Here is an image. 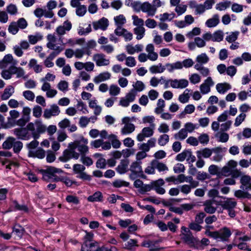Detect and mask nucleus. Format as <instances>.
I'll list each match as a JSON object with an SVG mask.
<instances>
[{
	"mask_svg": "<svg viewBox=\"0 0 251 251\" xmlns=\"http://www.w3.org/2000/svg\"><path fill=\"white\" fill-rule=\"evenodd\" d=\"M204 210L209 214H213L216 211V207L213 206V203L211 201H206L203 203Z\"/></svg>",
	"mask_w": 251,
	"mask_h": 251,
	"instance_id": "obj_37",
	"label": "nucleus"
},
{
	"mask_svg": "<svg viewBox=\"0 0 251 251\" xmlns=\"http://www.w3.org/2000/svg\"><path fill=\"white\" fill-rule=\"evenodd\" d=\"M160 16V20L161 21H170L176 17V14L174 13H171L170 14L168 13H164L163 14H161Z\"/></svg>",
	"mask_w": 251,
	"mask_h": 251,
	"instance_id": "obj_59",
	"label": "nucleus"
},
{
	"mask_svg": "<svg viewBox=\"0 0 251 251\" xmlns=\"http://www.w3.org/2000/svg\"><path fill=\"white\" fill-rule=\"evenodd\" d=\"M94 29L97 30L99 29L105 30L108 26V21L105 18H102L98 22L93 23Z\"/></svg>",
	"mask_w": 251,
	"mask_h": 251,
	"instance_id": "obj_27",
	"label": "nucleus"
},
{
	"mask_svg": "<svg viewBox=\"0 0 251 251\" xmlns=\"http://www.w3.org/2000/svg\"><path fill=\"white\" fill-rule=\"evenodd\" d=\"M72 24L69 21H65L63 25H59L55 29V32L53 34L55 36V34L57 35L59 42V44H65L63 43L62 36L66 34V32L69 31L72 28Z\"/></svg>",
	"mask_w": 251,
	"mask_h": 251,
	"instance_id": "obj_6",
	"label": "nucleus"
},
{
	"mask_svg": "<svg viewBox=\"0 0 251 251\" xmlns=\"http://www.w3.org/2000/svg\"><path fill=\"white\" fill-rule=\"evenodd\" d=\"M142 162L138 161L133 162L129 168V171L131 172L129 177L130 179L134 180L138 177H143L144 173L141 166Z\"/></svg>",
	"mask_w": 251,
	"mask_h": 251,
	"instance_id": "obj_8",
	"label": "nucleus"
},
{
	"mask_svg": "<svg viewBox=\"0 0 251 251\" xmlns=\"http://www.w3.org/2000/svg\"><path fill=\"white\" fill-rule=\"evenodd\" d=\"M28 67L32 68L36 73H39L42 71L41 65L37 64V61L34 58L31 59L28 63Z\"/></svg>",
	"mask_w": 251,
	"mask_h": 251,
	"instance_id": "obj_39",
	"label": "nucleus"
},
{
	"mask_svg": "<svg viewBox=\"0 0 251 251\" xmlns=\"http://www.w3.org/2000/svg\"><path fill=\"white\" fill-rule=\"evenodd\" d=\"M188 5L191 9H195L194 13L195 15H201L206 10L203 4H199L195 0L189 1Z\"/></svg>",
	"mask_w": 251,
	"mask_h": 251,
	"instance_id": "obj_22",
	"label": "nucleus"
},
{
	"mask_svg": "<svg viewBox=\"0 0 251 251\" xmlns=\"http://www.w3.org/2000/svg\"><path fill=\"white\" fill-rule=\"evenodd\" d=\"M122 122L125 124L124 126L121 128V133L123 135H129L132 133L135 129V126L132 123H126L128 122V118L125 117Z\"/></svg>",
	"mask_w": 251,
	"mask_h": 251,
	"instance_id": "obj_17",
	"label": "nucleus"
},
{
	"mask_svg": "<svg viewBox=\"0 0 251 251\" xmlns=\"http://www.w3.org/2000/svg\"><path fill=\"white\" fill-rule=\"evenodd\" d=\"M181 238L183 241L190 247L199 249L201 246L199 240L193 235L191 231L182 233Z\"/></svg>",
	"mask_w": 251,
	"mask_h": 251,
	"instance_id": "obj_7",
	"label": "nucleus"
},
{
	"mask_svg": "<svg viewBox=\"0 0 251 251\" xmlns=\"http://www.w3.org/2000/svg\"><path fill=\"white\" fill-rule=\"evenodd\" d=\"M169 141V136L166 134L161 135L158 139V143L161 146L166 145Z\"/></svg>",
	"mask_w": 251,
	"mask_h": 251,
	"instance_id": "obj_56",
	"label": "nucleus"
},
{
	"mask_svg": "<svg viewBox=\"0 0 251 251\" xmlns=\"http://www.w3.org/2000/svg\"><path fill=\"white\" fill-rule=\"evenodd\" d=\"M146 51L148 52V59L152 61H156L158 57L157 52L154 51V47L153 44H149L146 48Z\"/></svg>",
	"mask_w": 251,
	"mask_h": 251,
	"instance_id": "obj_26",
	"label": "nucleus"
},
{
	"mask_svg": "<svg viewBox=\"0 0 251 251\" xmlns=\"http://www.w3.org/2000/svg\"><path fill=\"white\" fill-rule=\"evenodd\" d=\"M142 11L143 12L146 13L148 16L153 17L156 13L155 7L152 6V4L149 2H144L142 4Z\"/></svg>",
	"mask_w": 251,
	"mask_h": 251,
	"instance_id": "obj_24",
	"label": "nucleus"
},
{
	"mask_svg": "<svg viewBox=\"0 0 251 251\" xmlns=\"http://www.w3.org/2000/svg\"><path fill=\"white\" fill-rule=\"evenodd\" d=\"M189 80L191 83L196 84L201 82V77L198 74H193L189 76Z\"/></svg>",
	"mask_w": 251,
	"mask_h": 251,
	"instance_id": "obj_63",
	"label": "nucleus"
},
{
	"mask_svg": "<svg viewBox=\"0 0 251 251\" xmlns=\"http://www.w3.org/2000/svg\"><path fill=\"white\" fill-rule=\"evenodd\" d=\"M215 137L218 141L222 143H226L229 139V135L225 132L218 131L215 134Z\"/></svg>",
	"mask_w": 251,
	"mask_h": 251,
	"instance_id": "obj_43",
	"label": "nucleus"
},
{
	"mask_svg": "<svg viewBox=\"0 0 251 251\" xmlns=\"http://www.w3.org/2000/svg\"><path fill=\"white\" fill-rule=\"evenodd\" d=\"M224 200L220 201V205L223 209L227 211L228 216L233 218L236 216V213L234 208L237 206L236 201L232 198L226 197H222Z\"/></svg>",
	"mask_w": 251,
	"mask_h": 251,
	"instance_id": "obj_5",
	"label": "nucleus"
},
{
	"mask_svg": "<svg viewBox=\"0 0 251 251\" xmlns=\"http://www.w3.org/2000/svg\"><path fill=\"white\" fill-rule=\"evenodd\" d=\"M29 156L33 157H37L39 159H43L46 156L45 151L41 148H38L35 151H30V154H29Z\"/></svg>",
	"mask_w": 251,
	"mask_h": 251,
	"instance_id": "obj_35",
	"label": "nucleus"
},
{
	"mask_svg": "<svg viewBox=\"0 0 251 251\" xmlns=\"http://www.w3.org/2000/svg\"><path fill=\"white\" fill-rule=\"evenodd\" d=\"M6 11L11 15H16L18 13V8L16 5L12 3L7 6Z\"/></svg>",
	"mask_w": 251,
	"mask_h": 251,
	"instance_id": "obj_62",
	"label": "nucleus"
},
{
	"mask_svg": "<svg viewBox=\"0 0 251 251\" xmlns=\"http://www.w3.org/2000/svg\"><path fill=\"white\" fill-rule=\"evenodd\" d=\"M219 23V17L217 14H215L212 18L209 19L205 22V25L208 27H213L216 26Z\"/></svg>",
	"mask_w": 251,
	"mask_h": 251,
	"instance_id": "obj_41",
	"label": "nucleus"
},
{
	"mask_svg": "<svg viewBox=\"0 0 251 251\" xmlns=\"http://www.w3.org/2000/svg\"><path fill=\"white\" fill-rule=\"evenodd\" d=\"M212 41L219 42L223 40L224 34L221 30H218L212 34Z\"/></svg>",
	"mask_w": 251,
	"mask_h": 251,
	"instance_id": "obj_57",
	"label": "nucleus"
},
{
	"mask_svg": "<svg viewBox=\"0 0 251 251\" xmlns=\"http://www.w3.org/2000/svg\"><path fill=\"white\" fill-rule=\"evenodd\" d=\"M14 134L19 139L23 140H28L32 138V135L27 127L16 128L13 130Z\"/></svg>",
	"mask_w": 251,
	"mask_h": 251,
	"instance_id": "obj_10",
	"label": "nucleus"
},
{
	"mask_svg": "<svg viewBox=\"0 0 251 251\" xmlns=\"http://www.w3.org/2000/svg\"><path fill=\"white\" fill-rule=\"evenodd\" d=\"M15 139L12 137H9L3 143L2 147L4 149L9 150L13 147V144L14 143Z\"/></svg>",
	"mask_w": 251,
	"mask_h": 251,
	"instance_id": "obj_50",
	"label": "nucleus"
},
{
	"mask_svg": "<svg viewBox=\"0 0 251 251\" xmlns=\"http://www.w3.org/2000/svg\"><path fill=\"white\" fill-rule=\"evenodd\" d=\"M188 84L189 82L186 79H172L171 87L174 89H184L187 87Z\"/></svg>",
	"mask_w": 251,
	"mask_h": 251,
	"instance_id": "obj_23",
	"label": "nucleus"
},
{
	"mask_svg": "<svg viewBox=\"0 0 251 251\" xmlns=\"http://www.w3.org/2000/svg\"><path fill=\"white\" fill-rule=\"evenodd\" d=\"M27 127L32 135L34 139H37L40 135L46 131V126L41 120H36L34 123L30 122L27 124Z\"/></svg>",
	"mask_w": 251,
	"mask_h": 251,
	"instance_id": "obj_3",
	"label": "nucleus"
},
{
	"mask_svg": "<svg viewBox=\"0 0 251 251\" xmlns=\"http://www.w3.org/2000/svg\"><path fill=\"white\" fill-rule=\"evenodd\" d=\"M60 110L59 107L56 104L51 105L50 108L44 110L43 117L45 119H50L52 116H56L59 114Z\"/></svg>",
	"mask_w": 251,
	"mask_h": 251,
	"instance_id": "obj_16",
	"label": "nucleus"
},
{
	"mask_svg": "<svg viewBox=\"0 0 251 251\" xmlns=\"http://www.w3.org/2000/svg\"><path fill=\"white\" fill-rule=\"evenodd\" d=\"M133 20V25L136 27H143L144 21L142 19L139 18L136 15H133L132 16Z\"/></svg>",
	"mask_w": 251,
	"mask_h": 251,
	"instance_id": "obj_58",
	"label": "nucleus"
},
{
	"mask_svg": "<svg viewBox=\"0 0 251 251\" xmlns=\"http://www.w3.org/2000/svg\"><path fill=\"white\" fill-rule=\"evenodd\" d=\"M63 171L59 168L50 166L46 169L42 170L41 173L42 174L43 178L45 180L59 181L61 176H58V174L62 173Z\"/></svg>",
	"mask_w": 251,
	"mask_h": 251,
	"instance_id": "obj_2",
	"label": "nucleus"
},
{
	"mask_svg": "<svg viewBox=\"0 0 251 251\" xmlns=\"http://www.w3.org/2000/svg\"><path fill=\"white\" fill-rule=\"evenodd\" d=\"M198 158H207L210 157L212 154V149L205 148L196 152Z\"/></svg>",
	"mask_w": 251,
	"mask_h": 251,
	"instance_id": "obj_28",
	"label": "nucleus"
},
{
	"mask_svg": "<svg viewBox=\"0 0 251 251\" xmlns=\"http://www.w3.org/2000/svg\"><path fill=\"white\" fill-rule=\"evenodd\" d=\"M216 89L219 93L224 94L231 89V86L226 82L219 83L216 85Z\"/></svg>",
	"mask_w": 251,
	"mask_h": 251,
	"instance_id": "obj_31",
	"label": "nucleus"
},
{
	"mask_svg": "<svg viewBox=\"0 0 251 251\" xmlns=\"http://www.w3.org/2000/svg\"><path fill=\"white\" fill-rule=\"evenodd\" d=\"M237 166V162L236 161L233 160L229 161L226 165L222 168L221 170L222 175L225 176H230L232 171L234 169L236 168Z\"/></svg>",
	"mask_w": 251,
	"mask_h": 251,
	"instance_id": "obj_20",
	"label": "nucleus"
},
{
	"mask_svg": "<svg viewBox=\"0 0 251 251\" xmlns=\"http://www.w3.org/2000/svg\"><path fill=\"white\" fill-rule=\"evenodd\" d=\"M128 167L127 161L123 160L116 168V171L120 174H124L126 172Z\"/></svg>",
	"mask_w": 251,
	"mask_h": 251,
	"instance_id": "obj_44",
	"label": "nucleus"
},
{
	"mask_svg": "<svg viewBox=\"0 0 251 251\" xmlns=\"http://www.w3.org/2000/svg\"><path fill=\"white\" fill-rule=\"evenodd\" d=\"M99 246V244L96 241L83 243L81 246V251H96Z\"/></svg>",
	"mask_w": 251,
	"mask_h": 251,
	"instance_id": "obj_29",
	"label": "nucleus"
},
{
	"mask_svg": "<svg viewBox=\"0 0 251 251\" xmlns=\"http://www.w3.org/2000/svg\"><path fill=\"white\" fill-rule=\"evenodd\" d=\"M184 128H181L177 133L174 135V137L176 140H183L188 135V133Z\"/></svg>",
	"mask_w": 251,
	"mask_h": 251,
	"instance_id": "obj_46",
	"label": "nucleus"
},
{
	"mask_svg": "<svg viewBox=\"0 0 251 251\" xmlns=\"http://www.w3.org/2000/svg\"><path fill=\"white\" fill-rule=\"evenodd\" d=\"M58 89L63 92H66L68 91V83L65 80H61L57 84Z\"/></svg>",
	"mask_w": 251,
	"mask_h": 251,
	"instance_id": "obj_64",
	"label": "nucleus"
},
{
	"mask_svg": "<svg viewBox=\"0 0 251 251\" xmlns=\"http://www.w3.org/2000/svg\"><path fill=\"white\" fill-rule=\"evenodd\" d=\"M216 240L219 241L227 242L232 234L230 229L226 226L223 227L218 231H216Z\"/></svg>",
	"mask_w": 251,
	"mask_h": 251,
	"instance_id": "obj_12",
	"label": "nucleus"
},
{
	"mask_svg": "<svg viewBox=\"0 0 251 251\" xmlns=\"http://www.w3.org/2000/svg\"><path fill=\"white\" fill-rule=\"evenodd\" d=\"M17 64V61L14 60L11 54L5 55L2 60L0 61V68L5 69L9 68L11 66H15Z\"/></svg>",
	"mask_w": 251,
	"mask_h": 251,
	"instance_id": "obj_14",
	"label": "nucleus"
},
{
	"mask_svg": "<svg viewBox=\"0 0 251 251\" xmlns=\"http://www.w3.org/2000/svg\"><path fill=\"white\" fill-rule=\"evenodd\" d=\"M93 60L99 67L107 66L110 63L109 59H107L105 55L103 53L95 54L93 55Z\"/></svg>",
	"mask_w": 251,
	"mask_h": 251,
	"instance_id": "obj_18",
	"label": "nucleus"
},
{
	"mask_svg": "<svg viewBox=\"0 0 251 251\" xmlns=\"http://www.w3.org/2000/svg\"><path fill=\"white\" fill-rule=\"evenodd\" d=\"M10 70L12 71L13 74H16L17 77H23L24 79L27 78V76H25V72L21 67H16L15 66H11Z\"/></svg>",
	"mask_w": 251,
	"mask_h": 251,
	"instance_id": "obj_33",
	"label": "nucleus"
},
{
	"mask_svg": "<svg viewBox=\"0 0 251 251\" xmlns=\"http://www.w3.org/2000/svg\"><path fill=\"white\" fill-rule=\"evenodd\" d=\"M226 151V148L218 147L212 148V153L213 152L215 155L211 158L212 160L215 162H220L224 156V153Z\"/></svg>",
	"mask_w": 251,
	"mask_h": 251,
	"instance_id": "obj_19",
	"label": "nucleus"
},
{
	"mask_svg": "<svg viewBox=\"0 0 251 251\" xmlns=\"http://www.w3.org/2000/svg\"><path fill=\"white\" fill-rule=\"evenodd\" d=\"M110 77L111 74L108 72H104L96 76L93 79V81L96 84H99L101 82L108 80Z\"/></svg>",
	"mask_w": 251,
	"mask_h": 251,
	"instance_id": "obj_30",
	"label": "nucleus"
},
{
	"mask_svg": "<svg viewBox=\"0 0 251 251\" xmlns=\"http://www.w3.org/2000/svg\"><path fill=\"white\" fill-rule=\"evenodd\" d=\"M231 4L230 1H225L224 2H220L216 5V9L219 11H223L228 8Z\"/></svg>",
	"mask_w": 251,
	"mask_h": 251,
	"instance_id": "obj_52",
	"label": "nucleus"
},
{
	"mask_svg": "<svg viewBox=\"0 0 251 251\" xmlns=\"http://www.w3.org/2000/svg\"><path fill=\"white\" fill-rule=\"evenodd\" d=\"M141 246L149 248L150 251H160L163 249L160 247L158 242L156 240H145L142 242Z\"/></svg>",
	"mask_w": 251,
	"mask_h": 251,
	"instance_id": "obj_21",
	"label": "nucleus"
},
{
	"mask_svg": "<svg viewBox=\"0 0 251 251\" xmlns=\"http://www.w3.org/2000/svg\"><path fill=\"white\" fill-rule=\"evenodd\" d=\"M103 195L100 191H97L93 195L89 196L87 198V201L89 202H102L103 201Z\"/></svg>",
	"mask_w": 251,
	"mask_h": 251,
	"instance_id": "obj_32",
	"label": "nucleus"
},
{
	"mask_svg": "<svg viewBox=\"0 0 251 251\" xmlns=\"http://www.w3.org/2000/svg\"><path fill=\"white\" fill-rule=\"evenodd\" d=\"M59 181L64 183L66 186L71 187L74 184H76V182L71 179L69 177L66 176H61L60 177Z\"/></svg>",
	"mask_w": 251,
	"mask_h": 251,
	"instance_id": "obj_61",
	"label": "nucleus"
},
{
	"mask_svg": "<svg viewBox=\"0 0 251 251\" xmlns=\"http://www.w3.org/2000/svg\"><path fill=\"white\" fill-rule=\"evenodd\" d=\"M114 20L116 26H123L126 23V18L122 14L115 17Z\"/></svg>",
	"mask_w": 251,
	"mask_h": 251,
	"instance_id": "obj_53",
	"label": "nucleus"
},
{
	"mask_svg": "<svg viewBox=\"0 0 251 251\" xmlns=\"http://www.w3.org/2000/svg\"><path fill=\"white\" fill-rule=\"evenodd\" d=\"M47 38L48 41L47 44V47L50 50H54L47 58L48 59L52 60L64 50V48L56 46L55 43L57 41V39L54 34H48Z\"/></svg>",
	"mask_w": 251,
	"mask_h": 251,
	"instance_id": "obj_4",
	"label": "nucleus"
},
{
	"mask_svg": "<svg viewBox=\"0 0 251 251\" xmlns=\"http://www.w3.org/2000/svg\"><path fill=\"white\" fill-rule=\"evenodd\" d=\"M209 60V58L205 53H202L197 56L196 61L198 63L205 64Z\"/></svg>",
	"mask_w": 251,
	"mask_h": 251,
	"instance_id": "obj_54",
	"label": "nucleus"
},
{
	"mask_svg": "<svg viewBox=\"0 0 251 251\" xmlns=\"http://www.w3.org/2000/svg\"><path fill=\"white\" fill-rule=\"evenodd\" d=\"M214 85V82L213 81L212 77L208 76L200 86L201 93L203 95L208 94L211 91V87Z\"/></svg>",
	"mask_w": 251,
	"mask_h": 251,
	"instance_id": "obj_15",
	"label": "nucleus"
},
{
	"mask_svg": "<svg viewBox=\"0 0 251 251\" xmlns=\"http://www.w3.org/2000/svg\"><path fill=\"white\" fill-rule=\"evenodd\" d=\"M151 165H154L159 172L168 171V168L163 163L159 162L156 160H153L151 162Z\"/></svg>",
	"mask_w": 251,
	"mask_h": 251,
	"instance_id": "obj_42",
	"label": "nucleus"
},
{
	"mask_svg": "<svg viewBox=\"0 0 251 251\" xmlns=\"http://www.w3.org/2000/svg\"><path fill=\"white\" fill-rule=\"evenodd\" d=\"M121 91V89L116 85L112 84L110 85L109 92L110 95L112 96H118Z\"/></svg>",
	"mask_w": 251,
	"mask_h": 251,
	"instance_id": "obj_55",
	"label": "nucleus"
},
{
	"mask_svg": "<svg viewBox=\"0 0 251 251\" xmlns=\"http://www.w3.org/2000/svg\"><path fill=\"white\" fill-rule=\"evenodd\" d=\"M24 231V228L21 226L19 224H16L13 227L12 233H14L17 237L21 238L23 236Z\"/></svg>",
	"mask_w": 251,
	"mask_h": 251,
	"instance_id": "obj_47",
	"label": "nucleus"
},
{
	"mask_svg": "<svg viewBox=\"0 0 251 251\" xmlns=\"http://www.w3.org/2000/svg\"><path fill=\"white\" fill-rule=\"evenodd\" d=\"M76 106L78 110L81 111L83 114H87L88 113L87 106L83 101L81 100L77 101Z\"/></svg>",
	"mask_w": 251,
	"mask_h": 251,
	"instance_id": "obj_60",
	"label": "nucleus"
},
{
	"mask_svg": "<svg viewBox=\"0 0 251 251\" xmlns=\"http://www.w3.org/2000/svg\"><path fill=\"white\" fill-rule=\"evenodd\" d=\"M85 167L80 164H75L73 165V170L75 174L77 175L76 177L83 180L90 181L91 176L84 172Z\"/></svg>",
	"mask_w": 251,
	"mask_h": 251,
	"instance_id": "obj_9",
	"label": "nucleus"
},
{
	"mask_svg": "<svg viewBox=\"0 0 251 251\" xmlns=\"http://www.w3.org/2000/svg\"><path fill=\"white\" fill-rule=\"evenodd\" d=\"M166 70L165 66L162 65L161 63H159L157 65H152L149 68L150 72L152 74L162 73Z\"/></svg>",
	"mask_w": 251,
	"mask_h": 251,
	"instance_id": "obj_40",
	"label": "nucleus"
},
{
	"mask_svg": "<svg viewBox=\"0 0 251 251\" xmlns=\"http://www.w3.org/2000/svg\"><path fill=\"white\" fill-rule=\"evenodd\" d=\"M234 195L239 199H251V194L248 192V191L243 190L241 189L235 191Z\"/></svg>",
	"mask_w": 251,
	"mask_h": 251,
	"instance_id": "obj_34",
	"label": "nucleus"
},
{
	"mask_svg": "<svg viewBox=\"0 0 251 251\" xmlns=\"http://www.w3.org/2000/svg\"><path fill=\"white\" fill-rule=\"evenodd\" d=\"M65 200L67 202L73 205H77L80 203V200L79 198L75 195H67Z\"/></svg>",
	"mask_w": 251,
	"mask_h": 251,
	"instance_id": "obj_45",
	"label": "nucleus"
},
{
	"mask_svg": "<svg viewBox=\"0 0 251 251\" xmlns=\"http://www.w3.org/2000/svg\"><path fill=\"white\" fill-rule=\"evenodd\" d=\"M164 66L169 73H173L175 70H180L181 65L179 61H176L172 63H167Z\"/></svg>",
	"mask_w": 251,
	"mask_h": 251,
	"instance_id": "obj_38",
	"label": "nucleus"
},
{
	"mask_svg": "<svg viewBox=\"0 0 251 251\" xmlns=\"http://www.w3.org/2000/svg\"><path fill=\"white\" fill-rule=\"evenodd\" d=\"M108 138L111 140V144L113 148L118 149L120 147L121 143L118 139L116 135L112 134L108 137Z\"/></svg>",
	"mask_w": 251,
	"mask_h": 251,
	"instance_id": "obj_48",
	"label": "nucleus"
},
{
	"mask_svg": "<svg viewBox=\"0 0 251 251\" xmlns=\"http://www.w3.org/2000/svg\"><path fill=\"white\" fill-rule=\"evenodd\" d=\"M14 93V88L10 85L7 86L3 91V94L1 96L2 100H8Z\"/></svg>",
	"mask_w": 251,
	"mask_h": 251,
	"instance_id": "obj_36",
	"label": "nucleus"
},
{
	"mask_svg": "<svg viewBox=\"0 0 251 251\" xmlns=\"http://www.w3.org/2000/svg\"><path fill=\"white\" fill-rule=\"evenodd\" d=\"M240 188L243 190H251V178L250 176L244 175L240 178Z\"/></svg>",
	"mask_w": 251,
	"mask_h": 251,
	"instance_id": "obj_25",
	"label": "nucleus"
},
{
	"mask_svg": "<svg viewBox=\"0 0 251 251\" xmlns=\"http://www.w3.org/2000/svg\"><path fill=\"white\" fill-rule=\"evenodd\" d=\"M189 164H192L196 160V157L192 154L190 150H185L182 152L178 154L176 159L178 161H183L185 159Z\"/></svg>",
	"mask_w": 251,
	"mask_h": 251,
	"instance_id": "obj_11",
	"label": "nucleus"
},
{
	"mask_svg": "<svg viewBox=\"0 0 251 251\" xmlns=\"http://www.w3.org/2000/svg\"><path fill=\"white\" fill-rule=\"evenodd\" d=\"M88 139L82 136L79 139L70 143L67 149L64 151L62 155L59 157V159L65 162L71 159H78L80 155H85L88 152Z\"/></svg>",
	"mask_w": 251,
	"mask_h": 251,
	"instance_id": "obj_1",
	"label": "nucleus"
},
{
	"mask_svg": "<svg viewBox=\"0 0 251 251\" xmlns=\"http://www.w3.org/2000/svg\"><path fill=\"white\" fill-rule=\"evenodd\" d=\"M134 34L136 36L137 40H140L143 38L145 35V28L144 27H136L133 29Z\"/></svg>",
	"mask_w": 251,
	"mask_h": 251,
	"instance_id": "obj_49",
	"label": "nucleus"
},
{
	"mask_svg": "<svg viewBox=\"0 0 251 251\" xmlns=\"http://www.w3.org/2000/svg\"><path fill=\"white\" fill-rule=\"evenodd\" d=\"M155 126V125H152V127H144L142 129L141 132L137 135L136 139L137 141L142 142L145 140V138L152 136L154 134Z\"/></svg>",
	"mask_w": 251,
	"mask_h": 251,
	"instance_id": "obj_13",
	"label": "nucleus"
},
{
	"mask_svg": "<svg viewBox=\"0 0 251 251\" xmlns=\"http://www.w3.org/2000/svg\"><path fill=\"white\" fill-rule=\"evenodd\" d=\"M239 34V32L238 31L229 32V35L226 37V40L228 43L234 42L237 39Z\"/></svg>",
	"mask_w": 251,
	"mask_h": 251,
	"instance_id": "obj_51",
	"label": "nucleus"
}]
</instances>
